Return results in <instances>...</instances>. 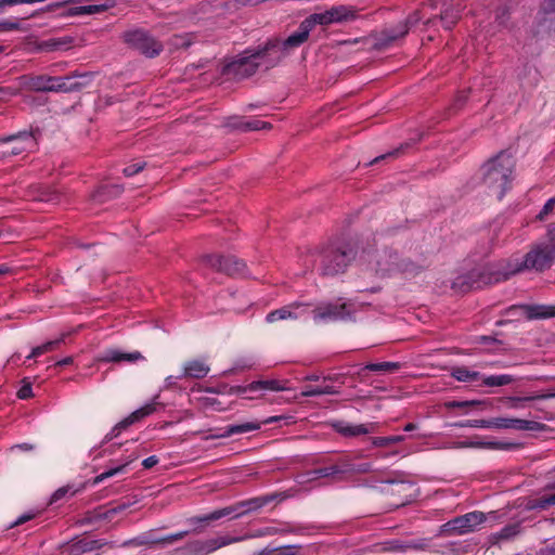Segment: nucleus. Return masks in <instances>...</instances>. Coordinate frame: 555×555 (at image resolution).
<instances>
[{"mask_svg":"<svg viewBox=\"0 0 555 555\" xmlns=\"http://www.w3.org/2000/svg\"><path fill=\"white\" fill-rule=\"evenodd\" d=\"M514 168L513 156L501 151L481 166L482 182L493 194L502 198L509 188Z\"/></svg>","mask_w":555,"mask_h":555,"instance_id":"nucleus-1","label":"nucleus"},{"mask_svg":"<svg viewBox=\"0 0 555 555\" xmlns=\"http://www.w3.org/2000/svg\"><path fill=\"white\" fill-rule=\"evenodd\" d=\"M279 44L278 40H269L261 48L245 51L236 60L224 66L223 74L237 80L250 77L257 72L260 61L269 55Z\"/></svg>","mask_w":555,"mask_h":555,"instance_id":"nucleus-2","label":"nucleus"},{"mask_svg":"<svg viewBox=\"0 0 555 555\" xmlns=\"http://www.w3.org/2000/svg\"><path fill=\"white\" fill-rule=\"evenodd\" d=\"M354 258L356 253L350 244H332L319 254V270L324 276H335L344 273Z\"/></svg>","mask_w":555,"mask_h":555,"instance_id":"nucleus-3","label":"nucleus"},{"mask_svg":"<svg viewBox=\"0 0 555 555\" xmlns=\"http://www.w3.org/2000/svg\"><path fill=\"white\" fill-rule=\"evenodd\" d=\"M78 76L52 77L47 75L20 77L21 88L35 92H73L80 90L85 83L77 81Z\"/></svg>","mask_w":555,"mask_h":555,"instance_id":"nucleus-4","label":"nucleus"},{"mask_svg":"<svg viewBox=\"0 0 555 555\" xmlns=\"http://www.w3.org/2000/svg\"><path fill=\"white\" fill-rule=\"evenodd\" d=\"M516 261L518 259L508 261L506 267L502 269H498L495 271L485 270L478 272L477 274H473L472 276L462 275L459 276L452 284V287L459 289L460 292H468L472 288H479L485 285H490L494 283H499L501 281H505L509 279L512 275L517 274L518 272H514L516 267Z\"/></svg>","mask_w":555,"mask_h":555,"instance_id":"nucleus-5","label":"nucleus"},{"mask_svg":"<svg viewBox=\"0 0 555 555\" xmlns=\"http://www.w3.org/2000/svg\"><path fill=\"white\" fill-rule=\"evenodd\" d=\"M360 260L369 271L386 275L396 272L398 253L387 248L383 250H364L360 256Z\"/></svg>","mask_w":555,"mask_h":555,"instance_id":"nucleus-6","label":"nucleus"},{"mask_svg":"<svg viewBox=\"0 0 555 555\" xmlns=\"http://www.w3.org/2000/svg\"><path fill=\"white\" fill-rule=\"evenodd\" d=\"M555 260V254L552 247L547 244L535 245L530 251L526 254L524 260L516 261L514 272H521L524 270L544 271L548 269Z\"/></svg>","mask_w":555,"mask_h":555,"instance_id":"nucleus-7","label":"nucleus"},{"mask_svg":"<svg viewBox=\"0 0 555 555\" xmlns=\"http://www.w3.org/2000/svg\"><path fill=\"white\" fill-rule=\"evenodd\" d=\"M422 20L421 11L416 10L411 13L406 20L399 23L395 28L384 29L382 33L374 35L375 42L373 43V50H384L393 44L398 39L403 38L411 26H414Z\"/></svg>","mask_w":555,"mask_h":555,"instance_id":"nucleus-8","label":"nucleus"},{"mask_svg":"<svg viewBox=\"0 0 555 555\" xmlns=\"http://www.w3.org/2000/svg\"><path fill=\"white\" fill-rule=\"evenodd\" d=\"M121 37L124 42L131 49L139 51L147 57H154L163 50L162 43L143 29L127 30Z\"/></svg>","mask_w":555,"mask_h":555,"instance_id":"nucleus-9","label":"nucleus"},{"mask_svg":"<svg viewBox=\"0 0 555 555\" xmlns=\"http://www.w3.org/2000/svg\"><path fill=\"white\" fill-rule=\"evenodd\" d=\"M36 146V139L31 132L18 133L0 138V157H10L30 151Z\"/></svg>","mask_w":555,"mask_h":555,"instance_id":"nucleus-10","label":"nucleus"},{"mask_svg":"<svg viewBox=\"0 0 555 555\" xmlns=\"http://www.w3.org/2000/svg\"><path fill=\"white\" fill-rule=\"evenodd\" d=\"M357 17V10L352 7L337 5L322 13H313L306 20L310 24L311 28L317 25L327 26L333 23H343L346 21H352Z\"/></svg>","mask_w":555,"mask_h":555,"instance_id":"nucleus-11","label":"nucleus"},{"mask_svg":"<svg viewBox=\"0 0 555 555\" xmlns=\"http://www.w3.org/2000/svg\"><path fill=\"white\" fill-rule=\"evenodd\" d=\"M202 260L211 269L231 276L244 275L246 271V263L234 256L205 255Z\"/></svg>","mask_w":555,"mask_h":555,"instance_id":"nucleus-12","label":"nucleus"},{"mask_svg":"<svg viewBox=\"0 0 555 555\" xmlns=\"http://www.w3.org/2000/svg\"><path fill=\"white\" fill-rule=\"evenodd\" d=\"M241 541H244V538H232L229 535H221L208 540H195L189 542L184 546V551L189 555H208L220 547Z\"/></svg>","mask_w":555,"mask_h":555,"instance_id":"nucleus-13","label":"nucleus"},{"mask_svg":"<svg viewBox=\"0 0 555 555\" xmlns=\"http://www.w3.org/2000/svg\"><path fill=\"white\" fill-rule=\"evenodd\" d=\"M353 312L351 304L328 302L320 305L313 310V319L315 321H340L350 319Z\"/></svg>","mask_w":555,"mask_h":555,"instance_id":"nucleus-14","label":"nucleus"},{"mask_svg":"<svg viewBox=\"0 0 555 555\" xmlns=\"http://www.w3.org/2000/svg\"><path fill=\"white\" fill-rule=\"evenodd\" d=\"M311 26L308 23V21L305 18L296 33L291 35L285 40L281 41L278 38H274L273 40H278L280 44L272 50L271 52H281L278 56H275V61H279L283 55H285L291 49L297 48L300 44H302L309 37V33L311 31Z\"/></svg>","mask_w":555,"mask_h":555,"instance_id":"nucleus-15","label":"nucleus"},{"mask_svg":"<svg viewBox=\"0 0 555 555\" xmlns=\"http://www.w3.org/2000/svg\"><path fill=\"white\" fill-rule=\"evenodd\" d=\"M486 520V515L482 512H472L463 516L455 517L446 524L447 530L462 534L474 530L478 525Z\"/></svg>","mask_w":555,"mask_h":555,"instance_id":"nucleus-16","label":"nucleus"},{"mask_svg":"<svg viewBox=\"0 0 555 555\" xmlns=\"http://www.w3.org/2000/svg\"><path fill=\"white\" fill-rule=\"evenodd\" d=\"M156 410L154 403L145 404L144 406L133 411L131 414H129L127 417L118 422L109 434L105 436V441H111L113 438L117 437L122 430L127 429L131 425L140 422L144 417L151 415Z\"/></svg>","mask_w":555,"mask_h":555,"instance_id":"nucleus-17","label":"nucleus"},{"mask_svg":"<svg viewBox=\"0 0 555 555\" xmlns=\"http://www.w3.org/2000/svg\"><path fill=\"white\" fill-rule=\"evenodd\" d=\"M460 13L461 9L459 7H453L447 0H443L441 13L438 16L427 18L424 22V26L429 28L439 20L446 30H451L459 22L461 17Z\"/></svg>","mask_w":555,"mask_h":555,"instance_id":"nucleus-18","label":"nucleus"},{"mask_svg":"<svg viewBox=\"0 0 555 555\" xmlns=\"http://www.w3.org/2000/svg\"><path fill=\"white\" fill-rule=\"evenodd\" d=\"M345 475V470H344V464L341 465H332L330 467H324V468H318V469H313L305 475H301V480L299 482H306V481H311V480H315L318 478H327V477H331L333 478L334 480H341Z\"/></svg>","mask_w":555,"mask_h":555,"instance_id":"nucleus-19","label":"nucleus"},{"mask_svg":"<svg viewBox=\"0 0 555 555\" xmlns=\"http://www.w3.org/2000/svg\"><path fill=\"white\" fill-rule=\"evenodd\" d=\"M144 357L139 351L133 352H121L119 350L109 349L98 358L99 362H114L119 363L121 361L135 362L143 360Z\"/></svg>","mask_w":555,"mask_h":555,"instance_id":"nucleus-20","label":"nucleus"},{"mask_svg":"<svg viewBox=\"0 0 555 555\" xmlns=\"http://www.w3.org/2000/svg\"><path fill=\"white\" fill-rule=\"evenodd\" d=\"M520 308L528 320L550 319L555 317V306L524 305Z\"/></svg>","mask_w":555,"mask_h":555,"instance_id":"nucleus-21","label":"nucleus"},{"mask_svg":"<svg viewBox=\"0 0 555 555\" xmlns=\"http://www.w3.org/2000/svg\"><path fill=\"white\" fill-rule=\"evenodd\" d=\"M209 366L201 360H192L184 364L183 373L180 377L182 378H195L202 379L209 373Z\"/></svg>","mask_w":555,"mask_h":555,"instance_id":"nucleus-22","label":"nucleus"},{"mask_svg":"<svg viewBox=\"0 0 555 555\" xmlns=\"http://www.w3.org/2000/svg\"><path fill=\"white\" fill-rule=\"evenodd\" d=\"M305 306L301 302H293L288 306H284L280 309L273 310L267 314L266 321L268 323H274L276 321L287 320V319H297L298 315L294 312L295 309Z\"/></svg>","mask_w":555,"mask_h":555,"instance_id":"nucleus-23","label":"nucleus"},{"mask_svg":"<svg viewBox=\"0 0 555 555\" xmlns=\"http://www.w3.org/2000/svg\"><path fill=\"white\" fill-rule=\"evenodd\" d=\"M108 544L111 543L105 540L81 539L77 541L75 544H73L72 552L74 555H79L81 553H88L94 550H99Z\"/></svg>","mask_w":555,"mask_h":555,"instance_id":"nucleus-24","label":"nucleus"},{"mask_svg":"<svg viewBox=\"0 0 555 555\" xmlns=\"http://www.w3.org/2000/svg\"><path fill=\"white\" fill-rule=\"evenodd\" d=\"M72 43V37L51 38L42 41L39 49L47 52L67 50Z\"/></svg>","mask_w":555,"mask_h":555,"instance_id":"nucleus-25","label":"nucleus"},{"mask_svg":"<svg viewBox=\"0 0 555 555\" xmlns=\"http://www.w3.org/2000/svg\"><path fill=\"white\" fill-rule=\"evenodd\" d=\"M31 192L35 201L50 204H57L60 202V193L50 188L35 186Z\"/></svg>","mask_w":555,"mask_h":555,"instance_id":"nucleus-26","label":"nucleus"},{"mask_svg":"<svg viewBox=\"0 0 555 555\" xmlns=\"http://www.w3.org/2000/svg\"><path fill=\"white\" fill-rule=\"evenodd\" d=\"M260 428V423L258 422H246L244 424L238 425H230L225 428L224 433L219 435V438H227L233 435L245 434L248 431L258 430Z\"/></svg>","mask_w":555,"mask_h":555,"instance_id":"nucleus-27","label":"nucleus"},{"mask_svg":"<svg viewBox=\"0 0 555 555\" xmlns=\"http://www.w3.org/2000/svg\"><path fill=\"white\" fill-rule=\"evenodd\" d=\"M423 269H424L423 264L412 261L409 258H402L398 255L396 272L416 274Z\"/></svg>","mask_w":555,"mask_h":555,"instance_id":"nucleus-28","label":"nucleus"},{"mask_svg":"<svg viewBox=\"0 0 555 555\" xmlns=\"http://www.w3.org/2000/svg\"><path fill=\"white\" fill-rule=\"evenodd\" d=\"M545 425L535 421H527L521 418H512L511 428L516 430L541 431L545 429Z\"/></svg>","mask_w":555,"mask_h":555,"instance_id":"nucleus-29","label":"nucleus"},{"mask_svg":"<svg viewBox=\"0 0 555 555\" xmlns=\"http://www.w3.org/2000/svg\"><path fill=\"white\" fill-rule=\"evenodd\" d=\"M259 389L272 390V391H283L287 390V388L276 379L271 380H256L249 384V390L256 391Z\"/></svg>","mask_w":555,"mask_h":555,"instance_id":"nucleus-30","label":"nucleus"},{"mask_svg":"<svg viewBox=\"0 0 555 555\" xmlns=\"http://www.w3.org/2000/svg\"><path fill=\"white\" fill-rule=\"evenodd\" d=\"M451 376L459 382H475L480 378V374L476 371H470L465 366H455L452 369Z\"/></svg>","mask_w":555,"mask_h":555,"instance_id":"nucleus-31","label":"nucleus"},{"mask_svg":"<svg viewBox=\"0 0 555 555\" xmlns=\"http://www.w3.org/2000/svg\"><path fill=\"white\" fill-rule=\"evenodd\" d=\"M113 7V3L105 4H90L83 7H76L70 9L72 15H82V14H96L102 13Z\"/></svg>","mask_w":555,"mask_h":555,"instance_id":"nucleus-32","label":"nucleus"},{"mask_svg":"<svg viewBox=\"0 0 555 555\" xmlns=\"http://www.w3.org/2000/svg\"><path fill=\"white\" fill-rule=\"evenodd\" d=\"M335 428L339 434L346 437L359 436L370 433V430L364 425L352 426L339 423L335 425Z\"/></svg>","mask_w":555,"mask_h":555,"instance_id":"nucleus-33","label":"nucleus"},{"mask_svg":"<svg viewBox=\"0 0 555 555\" xmlns=\"http://www.w3.org/2000/svg\"><path fill=\"white\" fill-rule=\"evenodd\" d=\"M339 390L334 388L333 386H322V387H311L306 386L301 392L302 397H315L322 395H338Z\"/></svg>","mask_w":555,"mask_h":555,"instance_id":"nucleus-34","label":"nucleus"},{"mask_svg":"<svg viewBox=\"0 0 555 555\" xmlns=\"http://www.w3.org/2000/svg\"><path fill=\"white\" fill-rule=\"evenodd\" d=\"M513 382H515L514 376L508 374H502L485 377L482 384L488 387H500L512 384Z\"/></svg>","mask_w":555,"mask_h":555,"instance_id":"nucleus-35","label":"nucleus"},{"mask_svg":"<svg viewBox=\"0 0 555 555\" xmlns=\"http://www.w3.org/2000/svg\"><path fill=\"white\" fill-rule=\"evenodd\" d=\"M121 192H122V189L120 185H117V184L103 185L93 194V198L102 202V201H104L102 197H116Z\"/></svg>","mask_w":555,"mask_h":555,"instance_id":"nucleus-36","label":"nucleus"},{"mask_svg":"<svg viewBox=\"0 0 555 555\" xmlns=\"http://www.w3.org/2000/svg\"><path fill=\"white\" fill-rule=\"evenodd\" d=\"M298 548L299 546L296 545H286L274 548L264 547L258 553V555H296Z\"/></svg>","mask_w":555,"mask_h":555,"instance_id":"nucleus-37","label":"nucleus"},{"mask_svg":"<svg viewBox=\"0 0 555 555\" xmlns=\"http://www.w3.org/2000/svg\"><path fill=\"white\" fill-rule=\"evenodd\" d=\"M550 398H555V392L545 393V395H538V396H530V397H507V398H505L503 400L508 402L509 406L518 408L520 402L532 401V400H541V399H550Z\"/></svg>","mask_w":555,"mask_h":555,"instance_id":"nucleus-38","label":"nucleus"},{"mask_svg":"<svg viewBox=\"0 0 555 555\" xmlns=\"http://www.w3.org/2000/svg\"><path fill=\"white\" fill-rule=\"evenodd\" d=\"M405 437L401 435L389 436V437H374L372 438V444L376 448H386L391 444L400 443L404 441Z\"/></svg>","mask_w":555,"mask_h":555,"instance_id":"nucleus-39","label":"nucleus"},{"mask_svg":"<svg viewBox=\"0 0 555 555\" xmlns=\"http://www.w3.org/2000/svg\"><path fill=\"white\" fill-rule=\"evenodd\" d=\"M345 475L366 474L374 470L372 463L351 464L344 463Z\"/></svg>","mask_w":555,"mask_h":555,"instance_id":"nucleus-40","label":"nucleus"},{"mask_svg":"<svg viewBox=\"0 0 555 555\" xmlns=\"http://www.w3.org/2000/svg\"><path fill=\"white\" fill-rule=\"evenodd\" d=\"M400 367L398 362H380L366 364L362 371L369 370L373 372H395Z\"/></svg>","mask_w":555,"mask_h":555,"instance_id":"nucleus-41","label":"nucleus"},{"mask_svg":"<svg viewBox=\"0 0 555 555\" xmlns=\"http://www.w3.org/2000/svg\"><path fill=\"white\" fill-rule=\"evenodd\" d=\"M234 511L233 507H224V508H221V509H218V511H214L212 513L206 515V516H203V517H195L192 519V521H195V522H204V521H214V520H218L224 516H228L230 515L232 512Z\"/></svg>","mask_w":555,"mask_h":555,"instance_id":"nucleus-42","label":"nucleus"},{"mask_svg":"<svg viewBox=\"0 0 555 555\" xmlns=\"http://www.w3.org/2000/svg\"><path fill=\"white\" fill-rule=\"evenodd\" d=\"M57 348H59V341L50 340V341H47V343H44V344H42L40 346L35 347L27 358L28 359L37 358V357L42 356V354H44L47 352H52V351H54Z\"/></svg>","mask_w":555,"mask_h":555,"instance_id":"nucleus-43","label":"nucleus"},{"mask_svg":"<svg viewBox=\"0 0 555 555\" xmlns=\"http://www.w3.org/2000/svg\"><path fill=\"white\" fill-rule=\"evenodd\" d=\"M135 459H137V456H134V457H132V459H130V460L126 461L124 464H121V465H119V466H117V467H115V468L108 469V470H106V472H104V473H102V474L98 475V476L93 479V485H98V483L102 482L103 480H105L106 478L113 477V476H115L116 474L121 473V472L125 469V467H126L129 463H131L132 461H134Z\"/></svg>","mask_w":555,"mask_h":555,"instance_id":"nucleus-44","label":"nucleus"},{"mask_svg":"<svg viewBox=\"0 0 555 555\" xmlns=\"http://www.w3.org/2000/svg\"><path fill=\"white\" fill-rule=\"evenodd\" d=\"M509 10L511 7L508 2H504L498 8L495 12V22L499 24V26L505 27L507 25V21L509 18Z\"/></svg>","mask_w":555,"mask_h":555,"instance_id":"nucleus-45","label":"nucleus"},{"mask_svg":"<svg viewBox=\"0 0 555 555\" xmlns=\"http://www.w3.org/2000/svg\"><path fill=\"white\" fill-rule=\"evenodd\" d=\"M520 532V525L519 524H512L505 526L499 533L498 538L501 540H507L511 538H514Z\"/></svg>","mask_w":555,"mask_h":555,"instance_id":"nucleus-46","label":"nucleus"},{"mask_svg":"<svg viewBox=\"0 0 555 555\" xmlns=\"http://www.w3.org/2000/svg\"><path fill=\"white\" fill-rule=\"evenodd\" d=\"M279 533H280V529L279 528H276V527H266V528L258 529V530L254 531L250 534L243 535L242 538H244V540H246V539H249V538H261V537L274 535V534H279Z\"/></svg>","mask_w":555,"mask_h":555,"instance_id":"nucleus-47","label":"nucleus"},{"mask_svg":"<svg viewBox=\"0 0 555 555\" xmlns=\"http://www.w3.org/2000/svg\"><path fill=\"white\" fill-rule=\"evenodd\" d=\"M521 448H522V443H520V442L494 441V444H493V450L512 451V450H519Z\"/></svg>","mask_w":555,"mask_h":555,"instance_id":"nucleus-48","label":"nucleus"},{"mask_svg":"<svg viewBox=\"0 0 555 555\" xmlns=\"http://www.w3.org/2000/svg\"><path fill=\"white\" fill-rule=\"evenodd\" d=\"M482 401L479 400H468V401H448L444 403L446 408L454 409V408H468L481 404Z\"/></svg>","mask_w":555,"mask_h":555,"instance_id":"nucleus-49","label":"nucleus"},{"mask_svg":"<svg viewBox=\"0 0 555 555\" xmlns=\"http://www.w3.org/2000/svg\"><path fill=\"white\" fill-rule=\"evenodd\" d=\"M22 383L23 385L17 391V397L22 400L33 397L31 383L26 379H23Z\"/></svg>","mask_w":555,"mask_h":555,"instance_id":"nucleus-50","label":"nucleus"},{"mask_svg":"<svg viewBox=\"0 0 555 555\" xmlns=\"http://www.w3.org/2000/svg\"><path fill=\"white\" fill-rule=\"evenodd\" d=\"M555 206V197L550 198L537 216V219L543 221L554 209Z\"/></svg>","mask_w":555,"mask_h":555,"instance_id":"nucleus-51","label":"nucleus"},{"mask_svg":"<svg viewBox=\"0 0 555 555\" xmlns=\"http://www.w3.org/2000/svg\"><path fill=\"white\" fill-rule=\"evenodd\" d=\"M512 418L509 417H495L491 418V428H511Z\"/></svg>","mask_w":555,"mask_h":555,"instance_id":"nucleus-52","label":"nucleus"},{"mask_svg":"<svg viewBox=\"0 0 555 555\" xmlns=\"http://www.w3.org/2000/svg\"><path fill=\"white\" fill-rule=\"evenodd\" d=\"M145 167V163L132 164L124 168V175L127 177H131L138 172H140Z\"/></svg>","mask_w":555,"mask_h":555,"instance_id":"nucleus-53","label":"nucleus"},{"mask_svg":"<svg viewBox=\"0 0 555 555\" xmlns=\"http://www.w3.org/2000/svg\"><path fill=\"white\" fill-rule=\"evenodd\" d=\"M266 128H270V125L268 122L261 121V120H255V121L245 124V129H247V130H260V129H266Z\"/></svg>","mask_w":555,"mask_h":555,"instance_id":"nucleus-54","label":"nucleus"},{"mask_svg":"<svg viewBox=\"0 0 555 555\" xmlns=\"http://www.w3.org/2000/svg\"><path fill=\"white\" fill-rule=\"evenodd\" d=\"M20 29L18 22L3 21L0 22V33L1 31H11Z\"/></svg>","mask_w":555,"mask_h":555,"instance_id":"nucleus-55","label":"nucleus"},{"mask_svg":"<svg viewBox=\"0 0 555 555\" xmlns=\"http://www.w3.org/2000/svg\"><path fill=\"white\" fill-rule=\"evenodd\" d=\"M452 448L464 449V448H480L479 441H457L454 442Z\"/></svg>","mask_w":555,"mask_h":555,"instance_id":"nucleus-56","label":"nucleus"},{"mask_svg":"<svg viewBox=\"0 0 555 555\" xmlns=\"http://www.w3.org/2000/svg\"><path fill=\"white\" fill-rule=\"evenodd\" d=\"M469 427L474 428H491V420H472Z\"/></svg>","mask_w":555,"mask_h":555,"instance_id":"nucleus-57","label":"nucleus"},{"mask_svg":"<svg viewBox=\"0 0 555 555\" xmlns=\"http://www.w3.org/2000/svg\"><path fill=\"white\" fill-rule=\"evenodd\" d=\"M36 517V514L35 513H27V514H24L22 515L21 517H18L12 525L11 527H16V526H20V525H23L25 524L26 521L28 520H31Z\"/></svg>","mask_w":555,"mask_h":555,"instance_id":"nucleus-58","label":"nucleus"},{"mask_svg":"<svg viewBox=\"0 0 555 555\" xmlns=\"http://www.w3.org/2000/svg\"><path fill=\"white\" fill-rule=\"evenodd\" d=\"M68 491H69L68 487H62V488L57 489L52 494L51 503L56 502V501L61 500L62 498H64L67 494Z\"/></svg>","mask_w":555,"mask_h":555,"instance_id":"nucleus-59","label":"nucleus"},{"mask_svg":"<svg viewBox=\"0 0 555 555\" xmlns=\"http://www.w3.org/2000/svg\"><path fill=\"white\" fill-rule=\"evenodd\" d=\"M466 101H467L466 94H464V93L459 94L452 105V109L462 108L464 106V104L466 103Z\"/></svg>","mask_w":555,"mask_h":555,"instance_id":"nucleus-60","label":"nucleus"},{"mask_svg":"<svg viewBox=\"0 0 555 555\" xmlns=\"http://www.w3.org/2000/svg\"><path fill=\"white\" fill-rule=\"evenodd\" d=\"M548 505H555V493L541 498L539 506L545 507Z\"/></svg>","mask_w":555,"mask_h":555,"instance_id":"nucleus-61","label":"nucleus"},{"mask_svg":"<svg viewBox=\"0 0 555 555\" xmlns=\"http://www.w3.org/2000/svg\"><path fill=\"white\" fill-rule=\"evenodd\" d=\"M115 514H117V509L111 508L103 513H96L94 518L95 519H112Z\"/></svg>","mask_w":555,"mask_h":555,"instance_id":"nucleus-62","label":"nucleus"},{"mask_svg":"<svg viewBox=\"0 0 555 555\" xmlns=\"http://www.w3.org/2000/svg\"><path fill=\"white\" fill-rule=\"evenodd\" d=\"M158 463V459L155 455L149 456L142 462L144 468L150 469Z\"/></svg>","mask_w":555,"mask_h":555,"instance_id":"nucleus-63","label":"nucleus"},{"mask_svg":"<svg viewBox=\"0 0 555 555\" xmlns=\"http://www.w3.org/2000/svg\"><path fill=\"white\" fill-rule=\"evenodd\" d=\"M173 542H176V540L172 538V534H170V535L164 537V538L155 541L154 543L170 544V543H173Z\"/></svg>","mask_w":555,"mask_h":555,"instance_id":"nucleus-64","label":"nucleus"}]
</instances>
